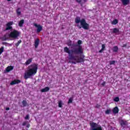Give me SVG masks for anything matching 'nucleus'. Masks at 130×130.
Masks as SVG:
<instances>
[{
    "mask_svg": "<svg viewBox=\"0 0 130 130\" xmlns=\"http://www.w3.org/2000/svg\"><path fill=\"white\" fill-rule=\"evenodd\" d=\"M112 33H114V34H117V33H119V29L117 28H113Z\"/></svg>",
    "mask_w": 130,
    "mask_h": 130,
    "instance_id": "nucleus-18",
    "label": "nucleus"
},
{
    "mask_svg": "<svg viewBox=\"0 0 130 130\" xmlns=\"http://www.w3.org/2000/svg\"><path fill=\"white\" fill-rule=\"evenodd\" d=\"M4 47H2L0 48V55L2 54V53H3L4 52Z\"/></svg>",
    "mask_w": 130,
    "mask_h": 130,
    "instance_id": "nucleus-28",
    "label": "nucleus"
},
{
    "mask_svg": "<svg viewBox=\"0 0 130 130\" xmlns=\"http://www.w3.org/2000/svg\"><path fill=\"white\" fill-rule=\"evenodd\" d=\"M6 110H10V108L9 107L6 108Z\"/></svg>",
    "mask_w": 130,
    "mask_h": 130,
    "instance_id": "nucleus-40",
    "label": "nucleus"
},
{
    "mask_svg": "<svg viewBox=\"0 0 130 130\" xmlns=\"http://www.w3.org/2000/svg\"><path fill=\"white\" fill-rule=\"evenodd\" d=\"M114 101L115 102H118L119 101V98L118 96H117L114 99Z\"/></svg>",
    "mask_w": 130,
    "mask_h": 130,
    "instance_id": "nucleus-26",
    "label": "nucleus"
},
{
    "mask_svg": "<svg viewBox=\"0 0 130 130\" xmlns=\"http://www.w3.org/2000/svg\"><path fill=\"white\" fill-rule=\"evenodd\" d=\"M75 23L76 24H79L80 23L81 26L79 24H77V27H78L79 29L83 28L84 30H89L90 28V25L87 23V22H86V20L84 18L81 19V17H77L75 18Z\"/></svg>",
    "mask_w": 130,
    "mask_h": 130,
    "instance_id": "nucleus-3",
    "label": "nucleus"
},
{
    "mask_svg": "<svg viewBox=\"0 0 130 130\" xmlns=\"http://www.w3.org/2000/svg\"><path fill=\"white\" fill-rule=\"evenodd\" d=\"M126 47V44L123 45V47Z\"/></svg>",
    "mask_w": 130,
    "mask_h": 130,
    "instance_id": "nucleus-41",
    "label": "nucleus"
},
{
    "mask_svg": "<svg viewBox=\"0 0 130 130\" xmlns=\"http://www.w3.org/2000/svg\"><path fill=\"white\" fill-rule=\"evenodd\" d=\"M90 125L91 128V130H103V128L101 125H99L98 124L92 122L90 123Z\"/></svg>",
    "mask_w": 130,
    "mask_h": 130,
    "instance_id": "nucleus-5",
    "label": "nucleus"
},
{
    "mask_svg": "<svg viewBox=\"0 0 130 130\" xmlns=\"http://www.w3.org/2000/svg\"><path fill=\"white\" fill-rule=\"evenodd\" d=\"M100 106H101L100 104H97L95 106V108H100Z\"/></svg>",
    "mask_w": 130,
    "mask_h": 130,
    "instance_id": "nucleus-35",
    "label": "nucleus"
},
{
    "mask_svg": "<svg viewBox=\"0 0 130 130\" xmlns=\"http://www.w3.org/2000/svg\"><path fill=\"white\" fill-rule=\"evenodd\" d=\"M14 24V22L13 21H10L7 23L6 24V30L8 31V30H12L13 29V27L12 26V25Z\"/></svg>",
    "mask_w": 130,
    "mask_h": 130,
    "instance_id": "nucleus-6",
    "label": "nucleus"
},
{
    "mask_svg": "<svg viewBox=\"0 0 130 130\" xmlns=\"http://www.w3.org/2000/svg\"><path fill=\"white\" fill-rule=\"evenodd\" d=\"M21 13L22 12H21V8H17V9L16 10V14L17 16H21Z\"/></svg>",
    "mask_w": 130,
    "mask_h": 130,
    "instance_id": "nucleus-19",
    "label": "nucleus"
},
{
    "mask_svg": "<svg viewBox=\"0 0 130 130\" xmlns=\"http://www.w3.org/2000/svg\"><path fill=\"white\" fill-rule=\"evenodd\" d=\"M21 32L16 30L13 29L8 35L9 38H12V39H18V37L20 36Z\"/></svg>",
    "mask_w": 130,
    "mask_h": 130,
    "instance_id": "nucleus-4",
    "label": "nucleus"
},
{
    "mask_svg": "<svg viewBox=\"0 0 130 130\" xmlns=\"http://www.w3.org/2000/svg\"><path fill=\"white\" fill-rule=\"evenodd\" d=\"M127 121H125L124 120H121L120 121V124L122 127H124L126 125H127Z\"/></svg>",
    "mask_w": 130,
    "mask_h": 130,
    "instance_id": "nucleus-8",
    "label": "nucleus"
},
{
    "mask_svg": "<svg viewBox=\"0 0 130 130\" xmlns=\"http://www.w3.org/2000/svg\"><path fill=\"white\" fill-rule=\"evenodd\" d=\"M22 105L24 107L27 106V102L25 100H23L22 102Z\"/></svg>",
    "mask_w": 130,
    "mask_h": 130,
    "instance_id": "nucleus-24",
    "label": "nucleus"
},
{
    "mask_svg": "<svg viewBox=\"0 0 130 130\" xmlns=\"http://www.w3.org/2000/svg\"><path fill=\"white\" fill-rule=\"evenodd\" d=\"M113 51L114 52H117L118 51V47L117 46H115L113 47Z\"/></svg>",
    "mask_w": 130,
    "mask_h": 130,
    "instance_id": "nucleus-20",
    "label": "nucleus"
},
{
    "mask_svg": "<svg viewBox=\"0 0 130 130\" xmlns=\"http://www.w3.org/2000/svg\"><path fill=\"white\" fill-rule=\"evenodd\" d=\"M22 43V40H19L16 44H15V46H16V47H18V46H19V45H20V44Z\"/></svg>",
    "mask_w": 130,
    "mask_h": 130,
    "instance_id": "nucleus-22",
    "label": "nucleus"
},
{
    "mask_svg": "<svg viewBox=\"0 0 130 130\" xmlns=\"http://www.w3.org/2000/svg\"><path fill=\"white\" fill-rule=\"evenodd\" d=\"M130 0H121L122 4L123 6H127L129 4Z\"/></svg>",
    "mask_w": 130,
    "mask_h": 130,
    "instance_id": "nucleus-13",
    "label": "nucleus"
},
{
    "mask_svg": "<svg viewBox=\"0 0 130 130\" xmlns=\"http://www.w3.org/2000/svg\"><path fill=\"white\" fill-rule=\"evenodd\" d=\"M38 70V64L36 63L32 64L28 66L26 72L24 73V78L25 80L30 79L31 77L35 76L37 74V70Z\"/></svg>",
    "mask_w": 130,
    "mask_h": 130,
    "instance_id": "nucleus-2",
    "label": "nucleus"
},
{
    "mask_svg": "<svg viewBox=\"0 0 130 130\" xmlns=\"http://www.w3.org/2000/svg\"><path fill=\"white\" fill-rule=\"evenodd\" d=\"M40 43V40L39 39H36L35 41L34 46L35 48H38Z\"/></svg>",
    "mask_w": 130,
    "mask_h": 130,
    "instance_id": "nucleus-9",
    "label": "nucleus"
},
{
    "mask_svg": "<svg viewBox=\"0 0 130 130\" xmlns=\"http://www.w3.org/2000/svg\"><path fill=\"white\" fill-rule=\"evenodd\" d=\"M68 46H72V41H70V42L68 44Z\"/></svg>",
    "mask_w": 130,
    "mask_h": 130,
    "instance_id": "nucleus-32",
    "label": "nucleus"
},
{
    "mask_svg": "<svg viewBox=\"0 0 130 130\" xmlns=\"http://www.w3.org/2000/svg\"><path fill=\"white\" fill-rule=\"evenodd\" d=\"M110 112H111V110H110V109H107L105 111L106 114H110Z\"/></svg>",
    "mask_w": 130,
    "mask_h": 130,
    "instance_id": "nucleus-25",
    "label": "nucleus"
},
{
    "mask_svg": "<svg viewBox=\"0 0 130 130\" xmlns=\"http://www.w3.org/2000/svg\"><path fill=\"white\" fill-rule=\"evenodd\" d=\"M30 117H29V115H26V116L25 117V119L27 120V119H29Z\"/></svg>",
    "mask_w": 130,
    "mask_h": 130,
    "instance_id": "nucleus-31",
    "label": "nucleus"
},
{
    "mask_svg": "<svg viewBox=\"0 0 130 130\" xmlns=\"http://www.w3.org/2000/svg\"><path fill=\"white\" fill-rule=\"evenodd\" d=\"M49 90V87H46L44 88H43L41 90V92L42 93H45L46 92H48V90Z\"/></svg>",
    "mask_w": 130,
    "mask_h": 130,
    "instance_id": "nucleus-14",
    "label": "nucleus"
},
{
    "mask_svg": "<svg viewBox=\"0 0 130 130\" xmlns=\"http://www.w3.org/2000/svg\"><path fill=\"white\" fill-rule=\"evenodd\" d=\"M58 107L60 108H61L62 107V101H59L58 102Z\"/></svg>",
    "mask_w": 130,
    "mask_h": 130,
    "instance_id": "nucleus-23",
    "label": "nucleus"
},
{
    "mask_svg": "<svg viewBox=\"0 0 130 130\" xmlns=\"http://www.w3.org/2000/svg\"><path fill=\"white\" fill-rule=\"evenodd\" d=\"M34 26L36 27L37 28V33H40L41 31H42V26L40 24H37V23H34Z\"/></svg>",
    "mask_w": 130,
    "mask_h": 130,
    "instance_id": "nucleus-7",
    "label": "nucleus"
},
{
    "mask_svg": "<svg viewBox=\"0 0 130 130\" xmlns=\"http://www.w3.org/2000/svg\"><path fill=\"white\" fill-rule=\"evenodd\" d=\"M7 44V42H3V44L4 45H6V44Z\"/></svg>",
    "mask_w": 130,
    "mask_h": 130,
    "instance_id": "nucleus-39",
    "label": "nucleus"
},
{
    "mask_svg": "<svg viewBox=\"0 0 130 130\" xmlns=\"http://www.w3.org/2000/svg\"><path fill=\"white\" fill-rule=\"evenodd\" d=\"M21 83V80H14L10 83L11 86H13L14 85H16V84H20Z\"/></svg>",
    "mask_w": 130,
    "mask_h": 130,
    "instance_id": "nucleus-10",
    "label": "nucleus"
},
{
    "mask_svg": "<svg viewBox=\"0 0 130 130\" xmlns=\"http://www.w3.org/2000/svg\"><path fill=\"white\" fill-rule=\"evenodd\" d=\"M119 112V109H118V107H115L113 109V113L114 114H117V113H118Z\"/></svg>",
    "mask_w": 130,
    "mask_h": 130,
    "instance_id": "nucleus-12",
    "label": "nucleus"
},
{
    "mask_svg": "<svg viewBox=\"0 0 130 130\" xmlns=\"http://www.w3.org/2000/svg\"><path fill=\"white\" fill-rule=\"evenodd\" d=\"M77 44L75 46H78V48H75L71 50H70L68 47L64 48V52L68 53L69 56V63L76 64L77 63H80L85 61V55H83L84 49H83V48L81 46L82 41L78 40Z\"/></svg>",
    "mask_w": 130,
    "mask_h": 130,
    "instance_id": "nucleus-1",
    "label": "nucleus"
},
{
    "mask_svg": "<svg viewBox=\"0 0 130 130\" xmlns=\"http://www.w3.org/2000/svg\"><path fill=\"white\" fill-rule=\"evenodd\" d=\"M27 124V121H24L22 123V125L24 126V125H26Z\"/></svg>",
    "mask_w": 130,
    "mask_h": 130,
    "instance_id": "nucleus-34",
    "label": "nucleus"
},
{
    "mask_svg": "<svg viewBox=\"0 0 130 130\" xmlns=\"http://www.w3.org/2000/svg\"><path fill=\"white\" fill-rule=\"evenodd\" d=\"M68 104H70L71 103H73V98H71L69 99L68 102Z\"/></svg>",
    "mask_w": 130,
    "mask_h": 130,
    "instance_id": "nucleus-27",
    "label": "nucleus"
},
{
    "mask_svg": "<svg viewBox=\"0 0 130 130\" xmlns=\"http://www.w3.org/2000/svg\"><path fill=\"white\" fill-rule=\"evenodd\" d=\"M26 127L27 128H29V127H30V124L29 123H28V124H27V125H26Z\"/></svg>",
    "mask_w": 130,
    "mask_h": 130,
    "instance_id": "nucleus-37",
    "label": "nucleus"
},
{
    "mask_svg": "<svg viewBox=\"0 0 130 130\" xmlns=\"http://www.w3.org/2000/svg\"><path fill=\"white\" fill-rule=\"evenodd\" d=\"M76 2L78 3V4H81V3H82V0H76Z\"/></svg>",
    "mask_w": 130,
    "mask_h": 130,
    "instance_id": "nucleus-33",
    "label": "nucleus"
},
{
    "mask_svg": "<svg viewBox=\"0 0 130 130\" xmlns=\"http://www.w3.org/2000/svg\"><path fill=\"white\" fill-rule=\"evenodd\" d=\"M1 39L2 41H6L7 40H9V37L8 36V35L5 34L3 36V37L1 38Z\"/></svg>",
    "mask_w": 130,
    "mask_h": 130,
    "instance_id": "nucleus-11",
    "label": "nucleus"
},
{
    "mask_svg": "<svg viewBox=\"0 0 130 130\" xmlns=\"http://www.w3.org/2000/svg\"><path fill=\"white\" fill-rule=\"evenodd\" d=\"M102 49L103 50H105V45L102 44Z\"/></svg>",
    "mask_w": 130,
    "mask_h": 130,
    "instance_id": "nucleus-30",
    "label": "nucleus"
},
{
    "mask_svg": "<svg viewBox=\"0 0 130 130\" xmlns=\"http://www.w3.org/2000/svg\"><path fill=\"white\" fill-rule=\"evenodd\" d=\"M115 63V60H112L110 61V65L112 66V64H114Z\"/></svg>",
    "mask_w": 130,
    "mask_h": 130,
    "instance_id": "nucleus-29",
    "label": "nucleus"
},
{
    "mask_svg": "<svg viewBox=\"0 0 130 130\" xmlns=\"http://www.w3.org/2000/svg\"><path fill=\"white\" fill-rule=\"evenodd\" d=\"M104 50H102V49H101L99 51V52H100V53H101L102 52H103V51H104Z\"/></svg>",
    "mask_w": 130,
    "mask_h": 130,
    "instance_id": "nucleus-38",
    "label": "nucleus"
},
{
    "mask_svg": "<svg viewBox=\"0 0 130 130\" xmlns=\"http://www.w3.org/2000/svg\"><path fill=\"white\" fill-rule=\"evenodd\" d=\"M106 84V82L104 81L103 83H102V86H105V84Z\"/></svg>",
    "mask_w": 130,
    "mask_h": 130,
    "instance_id": "nucleus-36",
    "label": "nucleus"
},
{
    "mask_svg": "<svg viewBox=\"0 0 130 130\" xmlns=\"http://www.w3.org/2000/svg\"><path fill=\"white\" fill-rule=\"evenodd\" d=\"M13 70H14V67L13 66H8L6 68V72L9 73V72H11V71H13Z\"/></svg>",
    "mask_w": 130,
    "mask_h": 130,
    "instance_id": "nucleus-15",
    "label": "nucleus"
},
{
    "mask_svg": "<svg viewBox=\"0 0 130 130\" xmlns=\"http://www.w3.org/2000/svg\"><path fill=\"white\" fill-rule=\"evenodd\" d=\"M32 62V58H29L25 63V66H28Z\"/></svg>",
    "mask_w": 130,
    "mask_h": 130,
    "instance_id": "nucleus-17",
    "label": "nucleus"
},
{
    "mask_svg": "<svg viewBox=\"0 0 130 130\" xmlns=\"http://www.w3.org/2000/svg\"><path fill=\"white\" fill-rule=\"evenodd\" d=\"M8 1V2H11V1H12V0H7Z\"/></svg>",
    "mask_w": 130,
    "mask_h": 130,
    "instance_id": "nucleus-42",
    "label": "nucleus"
},
{
    "mask_svg": "<svg viewBox=\"0 0 130 130\" xmlns=\"http://www.w3.org/2000/svg\"><path fill=\"white\" fill-rule=\"evenodd\" d=\"M24 23H25V21L24 20V19L20 20V21L18 23V26L19 27H23V25H24Z\"/></svg>",
    "mask_w": 130,
    "mask_h": 130,
    "instance_id": "nucleus-16",
    "label": "nucleus"
},
{
    "mask_svg": "<svg viewBox=\"0 0 130 130\" xmlns=\"http://www.w3.org/2000/svg\"><path fill=\"white\" fill-rule=\"evenodd\" d=\"M118 23V20L117 19H114L112 21V25H116Z\"/></svg>",
    "mask_w": 130,
    "mask_h": 130,
    "instance_id": "nucleus-21",
    "label": "nucleus"
}]
</instances>
